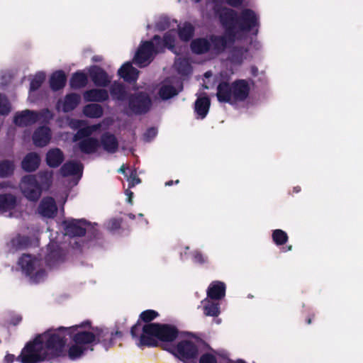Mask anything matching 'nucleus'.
<instances>
[{
    "label": "nucleus",
    "mask_w": 363,
    "mask_h": 363,
    "mask_svg": "<svg viewBox=\"0 0 363 363\" xmlns=\"http://www.w3.org/2000/svg\"><path fill=\"white\" fill-rule=\"evenodd\" d=\"M91 323L84 321L80 325L60 327L51 333L50 330L38 335L33 342H28L18 357L22 363H38L50 357L59 356L67 341V336L72 338L75 345L70 347L68 354L75 359L82 356L89 345L96 344V333L88 331Z\"/></svg>",
    "instance_id": "obj_1"
},
{
    "label": "nucleus",
    "mask_w": 363,
    "mask_h": 363,
    "mask_svg": "<svg viewBox=\"0 0 363 363\" xmlns=\"http://www.w3.org/2000/svg\"><path fill=\"white\" fill-rule=\"evenodd\" d=\"M130 334L133 338L139 337V347L155 346L156 337L162 342V348L173 354L184 363L189 360L196 359L199 354L198 347L190 340H182L177 345L173 342L179 336V330L175 326L168 324L146 323L143 325L138 321L131 327Z\"/></svg>",
    "instance_id": "obj_2"
},
{
    "label": "nucleus",
    "mask_w": 363,
    "mask_h": 363,
    "mask_svg": "<svg viewBox=\"0 0 363 363\" xmlns=\"http://www.w3.org/2000/svg\"><path fill=\"white\" fill-rule=\"evenodd\" d=\"M250 93V86L245 79H238L231 84L223 82L217 86L216 96L220 103L234 104L245 101Z\"/></svg>",
    "instance_id": "obj_3"
},
{
    "label": "nucleus",
    "mask_w": 363,
    "mask_h": 363,
    "mask_svg": "<svg viewBox=\"0 0 363 363\" xmlns=\"http://www.w3.org/2000/svg\"><path fill=\"white\" fill-rule=\"evenodd\" d=\"M23 272L30 278L32 283L38 284L45 280L47 274L43 261L30 255H23L18 260Z\"/></svg>",
    "instance_id": "obj_4"
},
{
    "label": "nucleus",
    "mask_w": 363,
    "mask_h": 363,
    "mask_svg": "<svg viewBox=\"0 0 363 363\" xmlns=\"http://www.w3.org/2000/svg\"><path fill=\"white\" fill-rule=\"evenodd\" d=\"M121 327L118 326L116 330L106 327L93 328L96 335V344H100L106 350L116 343V340L121 339Z\"/></svg>",
    "instance_id": "obj_5"
},
{
    "label": "nucleus",
    "mask_w": 363,
    "mask_h": 363,
    "mask_svg": "<svg viewBox=\"0 0 363 363\" xmlns=\"http://www.w3.org/2000/svg\"><path fill=\"white\" fill-rule=\"evenodd\" d=\"M160 48L155 46L153 41H145L138 48L134 57V62L140 67H144L151 62L155 54L160 52Z\"/></svg>",
    "instance_id": "obj_6"
},
{
    "label": "nucleus",
    "mask_w": 363,
    "mask_h": 363,
    "mask_svg": "<svg viewBox=\"0 0 363 363\" xmlns=\"http://www.w3.org/2000/svg\"><path fill=\"white\" fill-rule=\"evenodd\" d=\"M20 189L23 195L31 201H36L42 194L41 186L37 177L33 175L24 176L20 183Z\"/></svg>",
    "instance_id": "obj_7"
},
{
    "label": "nucleus",
    "mask_w": 363,
    "mask_h": 363,
    "mask_svg": "<svg viewBox=\"0 0 363 363\" xmlns=\"http://www.w3.org/2000/svg\"><path fill=\"white\" fill-rule=\"evenodd\" d=\"M259 26V16L252 9H245L238 16V27L242 32H249L255 28V35L258 33Z\"/></svg>",
    "instance_id": "obj_8"
},
{
    "label": "nucleus",
    "mask_w": 363,
    "mask_h": 363,
    "mask_svg": "<svg viewBox=\"0 0 363 363\" xmlns=\"http://www.w3.org/2000/svg\"><path fill=\"white\" fill-rule=\"evenodd\" d=\"M236 38V33H233L230 30H225L222 35H210L212 52L216 55L222 53L234 43Z\"/></svg>",
    "instance_id": "obj_9"
},
{
    "label": "nucleus",
    "mask_w": 363,
    "mask_h": 363,
    "mask_svg": "<svg viewBox=\"0 0 363 363\" xmlns=\"http://www.w3.org/2000/svg\"><path fill=\"white\" fill-rule=\"evenodd\" d=\"M65 235L69 237H80L92 229L90 223L85 220L69 219L62 222Z\"/></svg>",
    "instance_id": "obj_10"
},
{
    "label": "nucleus",
    "mask_w": 363,
    "mask_h": 363,
    "mask_svg": "<svg viewBox=\"0 0 363 363\" xmlns=\"http://www.w3.org/2000/svg\"><path fill=\"white\" fill-rule=\"evenodd\" d=\"M151 106V100L147 94L138 93L130 96L128 99L130 110L135 114L146 113Z\"/></svg>",
    "instance_id": "obj_11"
},
{
    "label": "nucleus",
    "mask_w": 363,
    "mask_h": 363,
    "mask_svg": "<svg viewBox=\"0 0 363 363\" xmlns=\"http://www.w3.org/2000/svg\"><path fill=\"white\" fill-rule=\"evenodd\" d=\"M238 20V16L235 11L228 8H224L220 11V21L225 30H230L233 33H236Z\"/></svg>",
    "instance_id": "obj_12"
},
{
    "label": "nucleus",
    "mask_w": 363,
    "mask_h": 363,
    "mask_svg": "<svg viewBox=\"0 0 363 363\" xmlns=\"http://www.w3.org/2000/svg\"><path fill=\"white\" fill-rule=\"evenodd\" d=\"M36 122H38L36 111L28 109L16 113L13 118L14 124L19 127L30 126Z\"/></svg>",
    "instance_id": "obj_13"
},
{
    "label": "nucleus",
    "mask_w": 363,
    "mask_h": 363,
    "mask_svg": "<svg viewBox=\"0 0 363 363\" xmlns=\"http://www.w3.org/2000/svg\"><path fill=\"white\" fill-rule=\"evenodd\" d=\"M99 147V142L96 138H87L82 140H78V143L73 147L74 151L77 150L86 155H91L95 153Z\"/></svg>",
    "instance_id": "obj_14"
},
{
    "label": "nucleus",
    "mask_w": 363,
    "mask_h": 363,
    "mask_svg": "<svg viewBox=\"0 0 363 363\" xmlns=\"http://www.w3.org/2000/svg\"><path fill=\"white\" fill-rule=\"evenodd\" d=\"M57 211L55 200L52 197L43 199L38 206V213L45 218H54Z\"/></svg>",
    "instance_id": "obj_15"
},
{
    "label": "nucleus",
    "mask_w": 363,
    "mask_h": 363,
    "mask_svg": "<svg viewBox=\"0 0 363 363\" xmlns=\"http://www.w3.org/2000/svg\"><path fill=\"white\" fill-rule=\"evenodd\" d=\"M90 77L96 86L105 87L111 82V78L101 67L94 66L89 71Z\"/></svg>",
    "instance_id": "obj_16"
},
{
    "label": "nucleus",
    "mask_w": 363,
    "mask_h": 363,
    "mask_svg": "<svg viewBox=\"0 0 363 363\" xmlns=\"http://www.w3.org/2000/svg\"><path fill=\"white\" fill-rule=\"evenodd\" d=\"M51 130L48 126L38 128L33 135V141L35 146L44 147L47 145L51 139Z\"/></svg>",
    "instance_id": "obj_17"
},
{
    "label": "nucleus",
    "mask_w": 363,
    "mask_h": 363,
    "mask_svg": "<svg viewBox=\"0 0 363 363\" xmlns=\"http://www.w3.org/2000/svg\"><path fill=\"white\" fill-rule=\"evenodd\" d=\"M80 101V96L74 93L65 96L63 100H59L57 104V108H61L65 113L74 110Z\"/></svg>",
    "instance_id": "obj_18"
},
{
    "label": "nucleus",
    "mask_w": 363,
    "mask_h": 363,
    "mask_svg": "<svg viewBox=\"0 0 363 363\" xmlns=\"http://www.w3.org/2000/svg\"><path fill=\"white\" fill-rule=\"evenodd\" d=\"M175 39L176 31L174 30H170L164 34L162 40L159 35H156L153 37L152 41L155 46H158L161 48L160 52H162L164 48H168L169 50H172L174 48Z\"/></svg>",
    "instance_id": "obj_19"
},
{
    "label": "nucleus",
    "mask_w": 363,
    "mask_h": 363,
    "mask_svg": "<svg viewBox=\"0 0 363 363\" xmlns=\"http://www.w3.org/2000/svg\"><path fill=\"white\" fill-rule=\"evenodd\" d=\"M103 149L108 153H115L118 148V142L113 134L104 133L100 139Z\"/></svg>",
    "instance_id": "obj_20"
},
{
    "label": "nucleus",
    "mask_w": 363,
    "mask_h": 363,
    "mask_svg": "<svg viewBox=\"0 0 363 363\" xmlns=\"http://www.w3.org/2000/svg\"><path fill=\"white\" fill-rule=\"evenodd\" d=\"M84 99L89 102H104L108 99V93L105 89H91L86 91Z\"/></svg>",
    "instance_id": "obj_21"
},
{
    "label": "nucleus",
    "mask_w": 363,
    "mask_h": 363,
    "mask_svg": "<svg viewBox=\"0 0 363 363\" xmlns=\"http://www.w3.org/2000/svg\"><path fill=\"white\" fill-rule=\"evenodd\" d=\"M225 295V284L219 281H213L207 290V296L213 300H220Z\"/></svg>",
    "instance_id": "obj_22"
},
{
    "label": "nucleus",
    "mask_w": 363,
    "mask_h": 363,
    "mask_svg": "<svg viewBox=\"0 0 363 363\" xmlns=\"http://www.w3.org/2000/svg\"><path fill=\"white\" fill-rule=\"evenodd\" d=\"M118 75L128 82H135L138 77V70L129 62H125L118 71Z\"/></svg>",
    "instance_id": "obj_23"
},
{
    "label": "nucleus",
    "mask_w": 363,
    "mask_h": 363,
    "mask_svg": "<svg viewBox=\"0 0 363 363\" xmlns=\"http://www.w3.org/2000/svg\"><path fill=\"white\" fill-rule=\"evenodd\" d=\"M191 51L195 54H203L211 50L210 38H198L191 43Z\"/></svg>",
    "instance_id": "obj_24"
},
{
    "label": "nucleus",
    "mask_w": 363,
    "mask_h": 363,
    "mask_svg": "<svg viewBox=\"0 0 363 363\" xmlns=\"http://www.w3.org/2000/svg\"><path fill=\"white\" fill-rule=\"evenodd\" d=\"M17 205V199L12 194H0V212L6 213L14 209Z\"/></svg>",
    "instance_id": "obj_25"
},
{
    "label": "nucleus",
    "mask_w": 363,
    "mask_h": 363,
    "mask_svg": "<svg viewBox=\"0 0 363 363\" xmlns=\"http://www.w3.org/2000/svg\"><path fill=\"white\" fill-rule=\"evenodd\" d=\"M210 108V99L208 96H199L196 101H195V112L201 119H203Z\"/></svg>",
    "instance_id": "obj_26"
},
{
    "label": "nucleus",
    "mask_w": 363,
    "mask_h": 363,
    "mask_svg": "<svg viewBox=\"0 0 363 363\" xmlns=\"http://www.w3.org/2000/svg\"><path fill=\"white\" fill-rule=\"evenodd\" d=\"M40 161V157L36 153L30 152L23 160L21 167L26 172H33L38 167Z\"/></svg>",
    "instance_id": "obj_27"
},
{
    "label": "nucleus",
    "mask_w": 363,
    "mask_h": 363,
    "mask_svg": "<svg viewBox=\"0 0 363 363\" xmlns=\"http://www.w3.org/2000/svg\"><path fill=\"white\" fill-rule=\"evenodd\" d=\"M64 160V154L59 148L50 150L46 155L47 164L51 167H57Z\"/></svg>",
    "instance_id": "obj_28"
},
{
    "label": "nucleus",
    "mask_w": 363,
    "mask_h": 363,
    "mask_svg": "<svg viewBox=\"0 0 363 363\" xmlns=\"http://www.w3.org/2000/svg\"><path fill=\"white\" fill-rule=\"evenodd\" d=\"M82 164L70 161L65 163L62 166L60 172L63 177L77 174L81 176L82 174Z\"/></svg>",
    "instance_id": "obj_29"
},
{
    "label": "nucleus",
    "mask_w": 363,
    "mask_h": 363,
    "mask_svg": "<svg viewBox=\"0 0 363 363\" xmlns=\"http://www.w3.org/2000/svg\"><path fill=\"white\" fill-rule=\"evenodd\" d=\"M101 128V123L94 124L92 125H88L85 127H81L73 137V141L77 142L84 138H91L94 132L98 130Z\"/></svg>",
    "instance_id": "obj_30"
},
{
    "label": "nucleus",
    "mask_w": 363,
    "mask_h": 363,
    "mask_svg": "<svg viewBox=\"0 0 363 363\" xmlns=\"http://www.w3.org/2000/svg\"><path fill=\"white\" fill-rule=\"evenodd\" d=\"M66 83V76L63 71L54 72L50 78V86L52 90L58 91L62 89Z\"/></svg>",
    "instance_id": "obj_31"
},
{
    "label": "nucleus",
    "mask_w": 363,
    "mask_h": 363,
    "mask_svg": "<svg viewBox=\"0 0 363 363\" xmlns=\"http://www.w3.org/2000/svg\"><path fill=\"white\" fill-rule=\"evenodd\" d=\"M247 49L242 47H234L230 52L229 60L233 65L242 63L247 54Z\"/></svg>",
    "instance_id": "obj_32"
},
{
    "label": "nucleus",
    "mask_w": 363,
    "mask_h": 363,
    "mask_svg": "<svg viewBox=\"0 0 363 363\" xmlns=\"http://www.w3.org/2000/svg\"><path fill=\"white\" fill-rule=\"evenodd\" d=\"M83 113L91 118H99L103 116L104 109L98 104H89L84 107Z\"/></svg>",
    "instance_id": "obj_33"
},
{
    "label": "nucleus",
    "mask_w": 363,
    "mask_h": 363,
    "mask_svg": "<svg viewBox=\"0 0 363 363\" xmlns=\"http://www.w3.org/2000/svg\"><path fill=\"white\" fill-rule=\"evenodd\" d=\"M194 30V26L189 22L178 26V35L183 41H189L193 37Z\"/></svg>",
    "instance_id": "obj_34"
},
{
    "label": "nucleus",
    "mask_w": 363,
    "mask_h": 363,
    "mask_svg": "<svg viewBox=\"0 0 363 363\" xmlns=\"http://www.w3.org/2000/svg\"><path fill=\"white\" fill-rule=\"evenodd\" d=\"M52 171L46 170L39 172L36 175L37 180L38 181L39 185L41 186V189H46L50 187L52 182Z\"/></svg>",
    "instance_id": "obj_35"
},
{
    "label": "nucleus",
    "mask_w": 363,
    "mask_h": 363,
    "mask_svg": "<svg viewBox=\"0 0 363 363\" xmlns=\"http://www.w3.org/2000/svg\"><path fill=\"white\" fill-rule=\"evenodd\" d=\"M111 95L114 100L123 101L126 98V91L125 86L118 82H114L110 88Z\"/></svg>",
    "instance_id": "obj_36"
},
{
    "label": "nucleus",
    "mask_w": 363,
    "mask_h": 363,
    "mask_svg": "<svg viewBox=\"0 0 363 363\" xmlns=\"http://www.w3.org/2000/svg\"><path fill=\"white\" fill-rule=\"evenodd\" d=\"M182 89V86L181 85L179 86V89L177 90L176 88H174L172 85L170 84H163L160 90H159V95L161 99L163 100H167L176 95L178 94V93Z\"/></svg>",
    "instance_id": "obj_37"
},
{
    "label": "nucleus",
    "mask_w": 363,
    "mask_h": 363,
    "mask_svg": "<svg viewBox=\"0 0 363 363\" xmlns=\"http://www.w3.org/2000/svg\"><path fill=\"white\" fill-rule=\"evenodd\" d=\"M87 77L86 74L82 72H76L70 79V86L73 89H79L86 86Z\"/></svg>",
    "instance_id": "obj_38"
},
{
    "label": "nucleus",
    "mask_w": 363,
    "mask_h": 363,
    "mask_svg": "<svg viewBox=\"0 0 363 363\" xmlns=\"http://www.w3.org/2000/svg\"><path fill=\"white\" fill-rule=\"evenodd\" d=\"M14 171V164L12 161L5 160L0 162V177L11 176Z\"/></svg>",
    "instance_id": "obj_39"
},
{
    "label": "nucleus",
    "mask_w": 363,
    "mask_h": 363,
    "mask_svg": "<svg viewBox=\"0 0 363 363\" xmlns=\"http://www.w3.org/2000/svg\"><path fill=\"white\" fill-rule=\"evenodd\" d=\"M174 65L178 72L183 75H187L191 72V65L186 59H177L175 61Z\"/></svg>",
    "instance_id": "obj_40"
},
{
    "label": "nucleus",
    "mask_w": 363,
    "mask_h": 363,
    "mask_svg": "<svg viewBox=\"0 0 363 363\" xmlns=\"http://www.w3.org/2000/svg\"><path fill=\"white\" fill-rule=\"evenodd\" d=\"M203 313L207 316H218L220 314L219 303L207 301L203 306Z\"/></svg>",
    "instance_id": "obj_41"
},
{
    "label": "nucleus",
    "mask_w": 363,
    "mask_h": 363,
    "mask_svg": "<svg viewBox=\"0 0 363 363\" xmlns=\"http://www.w3.org/2000/svg\"><path fill=\"white\" fill-rule=\"evenodd\" d=\"M28 245V239L24 236L16 235L9 242L12 250H18L24 248Z\"/></svg>",
    "instance_id": "obj_42"
},
{
    "label": "nucleus",
    "mask_w": 363,
    "mask_h": 363,
    "mask_svg": "<svg viewBox=\"0 0 363 363\" xmlns=\"http://www.w3.org/2000/svg\"><path fill=\"white\" fill-rule=\"evenodd\" d=\"M45 79V74L43 72L36 73L30 81V91L38 90Z\"/></svg>",
    "instance_id": "obj_43"
},
{
    "label": "nucleus",
    "mask_w": 363,
    "mask_h": 363,
    "mask_svg": "<svg viewBox=\"0 0 363 363\" xmlns=\"http://www.w3.org/2000/svg\"><path fill=\"white\" fill-rule=\"evenodd\" d=\"M62 261H63V254L60 250H52L46 257L47 264L50 267Z\"/></svg>",
    "instance_id": "obj_44"
},
{
    "label": "nucleus",
    "mask_w": 363,
    "mask_h": 363,
    "mask_svg": "<svg viewBox=\"0 0 363 363\" xmlns=\"http://www.w3.org/2000/svg\"><path fill=\"white\" fill-rule=\"evenodd\" d=\"M38 121L41 123L48 124L53 118V113L48 108L42 109L40 111H36Z\"/></svg>",
    "instance_id": "obj_45"
},
{
    "label": "nucleus",
    "mask_w": 363,
    "mask_h": 363,
    "mask_svg": "<svg viewBox=\"0 0 363 363\" xmlns=\"http://www.w3.org/2000/svg\"><path fill=\"white\" fill-rule=\"evenodd\" d=\"M272 239L276 245H281L287 242L288 235L284 230L277 229L273 231Z\"/></svg>",
    "instance_id": "obj_46"
},
{
    "label": "nucleus",
    "mask_w": 363,
    "mask_h": 363,
    "mask_svg": "<svg viewBox=\"0 0 363 363\" xmlns=\"http://www.w3.org/2000/svg\"><path fill=\"white\" fill-rule=\"evenodd\" d=\"M11 111V106L7 97L0 94V114L8 115Z\"/></svg>",
    "instance_id": "obj_47"
},
{
    "label": "nucleus",
    "mask_w": 363,
    "mask_h": 363,
    "mask_svg": "<svg viewBox=\"0 0 363 363\" xmlns=\"http://www.w3.org/2000/svg\"><path fill=\"white\" fill-rule=\"evenodd\" d=\"M158 316V313L154 310H147L141 313L140 318L144 322L148 323Z\"/></svg>",
    "instance_id": "obj_48"
},
{
    "label": "nucleus",
    "mask_w": 363,
    "mask_h": 363,
    "mask_svg": "<svg viewBox=\"0 0 363 363\" xmlns=\"http://www.w3.org/2000/svg\"><path fill=\"white\" fill-rule=\"evenodd\" d=\"M169 27V20L167 17H161L155 24L157 30L162 31Z\"/></svg>",
    "instance_id": "obj_49"
},
{
    "label": "nucleus",
    "mask_w": 363,
    "mask_h": 363,
    "mask_svg": "<svg viewBox=\"0 0 363 363\" xmlns=\"http://www.w3.org/2000/svg\"><path fill=\"white\" fill-rule=\"evenodd\" d=\"M121 221L120 219H111L106 224V228L110 231H114L121 227Z\"/></svg>",
    "instance_id": "obj_50"
},
{
    "label": "nucleus",
    "mask_w": 363,
    "mask_h": 363,
    "mask_svg": "<svg viewBox=\"0 0 363 363\" xmlns=\"http://www.w3.org/2000/svg\"><path fill=\"white\" fill-rule=\"evenodd\" d=\"M157 134V130L155 128H150L143 135L144 140L150 142Z\"/></svg>",
    "instance_id": "obj_51"
},
{
    "label": "nucleus",
    "mask_w": 363,
    "mask_h": 363,
    "mask_svg": "<svg viewBox=\"0 0 363 363\" xmlns=\"http://www.w3.org/2000/svg\"><path fill=\"white\" fill-rule=\"evenodd\" d=\"M199 363H217V359L213 354L206 353L200 357Z\"/></svg>",
    "instance_id": "obj_52"
},
{
    "label": "nucleus",
    "mask_w": 363,
    "mask_h": 363,
    "mask_svg": "<svg viewBox=\"0 0 363 363\" xmlns=\"http://www.w3.org/2000/svg\"><path fill=\"white\" fill-rule=\"evenodd\" d=\"M128 187L133 188L136 184L140 182V179L137 177L135 172H131L130 175L128 177Z\"/></svg>",
    "instance_id": "obj_53"
},
{
    "label": "nucleus",
    "mask_w": 363,
    "mask_h": 363,
    "mask_svg": "<svg viewBox=\"0 0 363 363\" xmlns=\"http://www.w3.org/2000/svg\"><path fill=\"white\" fill-rule=\"evenodd\" d=\"M84 124H85V122L82 120L70 119L69 121V126L73 130H76V129L79 130Z\"/></svg>",
    "instance_id": "obj_54"
},
{
    "label": "nucleus",
    "mask_w": 363,
    "mask_h": 363,
    "mask_svg": "<svg viewBox=\"0 0 363 363\" xmlns=\"http://www.w3.org/2000/svg\"><path fill=\"white\" fill-rule=\"evenodd\" d=\"M125 323H126V320L125 318L118 319L116 322L114 327L112 328L113 330H116L118 328V326L121 327V329H120V331L121 332V337H123L124 331L127 328L125 326Z\"/></svg>",
    "instance_id": "obj_55"
},
{
    "label": "nucleus",
    "mask_w": 363,
    "mask_h": 363,
    "mask_svg": "<svg viewBox=\"0 0 363 363\" xmlns=\"http://www.w3.org/2000/svg\"><path fill=\"white\" fill-rule=\"evenodd\" d=\"M193 261L195 263L203 264L206 262V259L203 256V255L200 252L196 251L193 253Z\"/></svg>",
    "instance_id": "obj_56"
},
{
    "label": "nucleus",
    "mask_w": 363,
    "mask_h": 363,
    "mask_svg": "<svg viewBox=\"0 0 363 363\" xmlns=\"http://www.w3.org/2000/svg\"><path fill=\"white\" fill-rule=\"evenodd\" d=\"M228 4L236 7L242 4V0H225Z\"/></svg>",
    "instance_id": "obj_57"
},
{
    "label": "nucleus",
    "mask_w": 363,
    "mask_h": 363,
    "mask_svg": "<svg viewBox=\"0 0 363 363\" xmlns=\"http://www.w3.org/2000/svg\"><path fill=\"white\" fill-rule=\"evenodd\" d=\"M14 359H15V356L13 354H11L6 355L5 358H4L5 361L7 363H12L14 361Z\"/></svg>",
    "instance_id": "obj_58"
},
{
    "label": "nucleus",
    "mask_w": 363,
    "mask_h": 363,
    "mask_svg": "<svg viewBox=\"0 0 363 363\" xmlns=\"http://www.w3.org/2000/svg\"><path fill=\"white\" fill-rule=\"evenodd\" d=\"M125 193L128 196V202L131 203V198L133 196V193L131 191H130L129 189H126Z\"/></svg>",
    "instance_id": "obj_59"
},
{
    "label": "nucleus",
    "mask_w": 363,
    "mask_h": 363,
    "mask_svg": "<svg viewBox=\"0 0 363 363\" xmlns=\"http://www.w3.org/2000/svg\"><path fill=\"white\" fill-rule=\"evenodd\" d=\"M251 72L254 76H256L258 72V69L255 66H252L251 67Z\"/></svg>",
    "instance_id": "obj_60"
},
{
    "label": "nucleus",
    "mask_w": 363,
    "mask_h": 363,
    "mask_svg": "<svg viewBox=\"0 0 363 363\" xmlns=\"http://www.w3.org/2000/svg\"><path fill=\"white\" fill-rule=\"evenodd\" d=\"M125 169L124 166H122V167L119 169V172H122V173H124V174H125Z\"/></svg>",
    "instance_id": "obj_61"
},
{
    "label": "nucleus",
    "mask_w": 363,
    "mask_h": 363,
    "mask_svg": "<svg viewBox=\"0 0 363 363\" xmlns=\"http://www.w3.org/2000/svg\"><path fill=\"white\" fill-rule=\"evenodd\" d=\"M128 216L130 219H135V216L134 214H133V213H129V214L128 215Z\"/></svg>",
    "instance_id": "obj_62"
},
{
    "label": "nucleus",
    "mask_w": 363,
    "mask_h": 363,
    "mask_svg": "<svg viewBox=\"0 0 363 363\" xmlns=\"http://www.w3.org/2000/svg\"><path fill=\"white\" fill-rule=\"evenodd\" d=\"M173 184V181H168L165 183V186H171Z\"/></svg>",
    "instance_id": "obj_63"
},
{
    "label": "nucleus",
    "mask_w": 363,
    "mask_h": 363,
    "mask_svg": "<svg viewBox=\"0 0 363 363\" xmlns=\"http://www.w3.org/2000/svg\"><path fill=\"white\" fill-rule=\"evenodd\" d=\"M294 191L296 193H298L300 191V188L298 186L294 188Z\"/></svg>",
    "instance_id": "obj_64"
}]
</instances>
